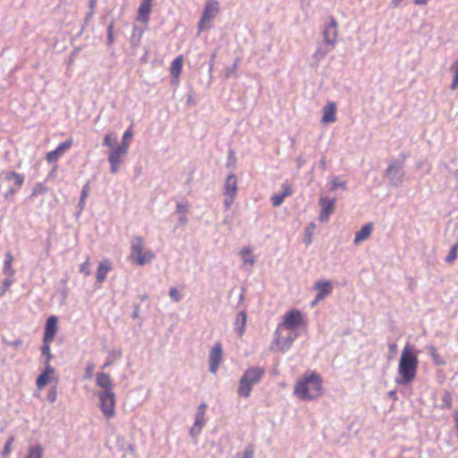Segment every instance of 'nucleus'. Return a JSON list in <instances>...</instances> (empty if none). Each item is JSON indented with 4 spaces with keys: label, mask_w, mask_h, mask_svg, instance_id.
I'll return each instance as SVG.
<instances>
[{
    "label": "nucleus",
    "mask_w": 458,
    "mask_h": 458,
    "mask_svg": "<svg viewBox=\"0 0 458 458\" xmlns=\"http://www.w3.org/2000/svg\"><path fill=\"white\" fill-rule=\"evenodd\" d=\"M294 394L301 400H315L323 394V380L315 371L304 373L296 382Z\"/></svg>",
    "instance_id": "f257e3e1"
},
{
    "label": "nucleus",
    "mask_w": 458,
    "mask_h": 458,
    "mask_svg": "<svg viewBox=\"0 0 458 458\" xmlns=\"http://www.w3.org/2000/svg\"><path fill=\"white\" fill-rule=\"evenodd\" d=\"M419 360L413 347L407 344L402 351L398 363V373L403 384L411 383L417 375Z\"/></svg>",
    "instance_id": "f03ea898"
},
{
    "label": "nucleus",
    "mask_w": 458,
    "mask_h": 458,
    "mask_svg": "<svg viewBox=\"0 0 458 458\" xmlns=\"http://www.w3.org/2000/svg\"><path fill=\"white\" fill-rule=\"evenodd\" d=\"M265 369L260 367H251L245 370L239 381L237 393L240 396L248 398L254 385L260 382Z\"/></svg>",
    "instance_id": "7ed1b4c3"
},
{
    "label": "nucleus",
    "mask_w": 458,
    "mask_h": 458,
    "mask_svg": "<svg viewBox=\"0 0 458 458\" xmlns=\"http://www.w3.org/2000/svg\"><path fill=\"white\" fill-rule=\"evenodd\" d=\"M156 255L144 248V240L142 237L135 236L131 241V253L129 259L132 264L144 266L155 259Z\"/></svg>",
    "instance_id": "20e7f679"
},
{
    "label": "nucleus",
    "mask_w": 458,
    "mask_h": 458,
    "mask_svg": "<svg viewBox=\"0 0 458 458\" xmlns=\"http://www.w3.org/2000/svg\"><path fill=\"white\" fill-rule=\"evenodd\" d=\"M100 410L106 419L109 420L115 414V394L114 391L101 392L98 394Z\"/></svg>",
    "instance_id": "39448f33"
},
{
    "label": "nucleus",
    "mask_w": 458,
    "mask_h": 458,
    "mask_svg": "<svg viewBox=\"0 0 458 458\" xmlns=\"http://www.w3.org/2000/svg\"><path fill=\"white\" fill-rule=\"evenodd\" d=\"M238 192L237 178L234 174L227 176L224 185L225 205L229 208L233 203Z\"/></svg>",
    "instance_id": "423d86ee"
},
{
    "label": "nucleus",
    "mask_w": 458,
    "mask_h": 458,
    "mask_svg": "<svg viewBox=\"0 0 458 458\" xmlns=\"http://www.w3.org/2000/svg\"><path fill=\"white\" fill-rule=\"evenodd\" d=\"M125 144H120L112 149L108 157V162L110 164V170L113 174H116L119 170L120 165L123 162V157L128 153Z\"/></svg>",
    "instance_id": "0eeeda50"
},
{
    "label": "nucleus",
    "mask_w": 458,
    "mask_h": 458,
    "mask_svg": "<svg viewBox=\"0 0 458 458\" xmlns=\"http://www.w3.org/2000/svg\"><path fill=\"white\" fill-rule=\"evenodd\" d=\"M4 179L6 182H13L15 186V188H10L9 191L4 193V198L7 199L23 185L25 176L16 172H7L4 174Z\"/></svg>",
    "instance_id": "6e6552de"
},
{
    "label": "nucleus",
    "mask_w": 458,
    "mask_h": 458,
    "mask_svg": "<svg viewBox=\"0 0 458 458\" xmlns=\"http://www.w3.org/2000/svg\"><path fill=\"white\" fill-rule=\"evenodd\" d=\"M304 325L302 314L297 310H292L284 316V326L287 329H293Z\"/></svg>",
    "instance_id": "1a4fd4ad"
},
{
    "label": "nucleus",
    "mask_w": 458,
    "mask_h": 458,
    "mask_svg": "<svg viewBox=\"0 0 458 458\" xmlns=\"http://www.w3.org/2000/svg\"><path fill=\"white\" fill-rule=\"evenodd\" d=\"M223 358V348L220 343H216L209 352L210 371L213 374L217 372Z\"/></svg>",
    "instance_id": "9d476101"
},
{
    "label": "nucleus",
    "mask_w": 458,
    "mask_h": 458,
    "mask_svg": "<svg viewBox=\"0 0 458 458\" xmlns=\"http://www.w3.org/2000/svg\"><path fill=\"white\" fill-rule=\"evenodd\" d=\"M219 12V3L217 0H207L203 14L199 22L202 26L206 21H211Z\"/></svg>",
    "instance_id": "9b49d317"
},
{
    "label": "nucleus",
    "mask_w": 458,
    "mask_h": 458,
    "mask_svg": "<svg viewBox=\"0 0 458 458\" xmlns=\"http://www.w3.org/2000/svg\"><path fill=\"white\" fill-rule=\"evenodd\" d=\"M323 36L326 44L330 45L332 47L335 46L338 36V30L337 21L334 17H330V22L328 23V25L326 26L323 32Z\"/></svg>",
    "instance_id": "f8f14e48"
},
{
    "label": "nucleus",
    "mask_w": 458,
    "mask_h": 458,
    "mask_svg": "<svg viewBox=\"0 0 458 458\" xmlns=\"http://www.w3.org/2000/svg\"><path fill=\"white\" fill-rule=\"evenodd\" d=\"M72 144H73V140L72 138H69L65 141L60 143L55 149L49 151L47 154V156H46L47 161L48 163L56 162L66 150L71 148Z\"/></svg>",
    "instance_id": "ddd939ff"
},
{
    "label": "nucleus",
    "mask_w": 458,
    "mask_h": 458,
    "mask_svg": "<svg viewBox=\"0 0 458 458\" xmlns=\"http://www.w3.org/2000/svg\"><path fill=\"white\" fill-rule=\"evenodd\" d=\"M57 322L58 318L56 316H50L46 322L43 342H53L57 333Z\"/></svg>",
    "instance_id": "4468645a"
},
{
    "label": "nucleus",
    "mask_w": 458,
    "mask_h": 458,
    "mask_svg": "<svg viewBox=\"0 0 458 458\" xmlns=\"http://www.w3.org/2000/svg\"><path fill=\"white\" fill-rule=\"evenodd\" d=\"M55 373V370L50 364L46 365L45 371L41 373L36 381L37 387L41 390L43 389L52 379Z\"/></svg>",
    "instance_id": "2eb2a0df"
},
{
    "label": "nucleus",
    "mask_w": 458,
    "mask_h": 458,
    "mask_svg": "<svg viewBox=\"0 0 458 458\" xmlns=\"http://www.w3.org/2000/svg\"><path fill=\"white\" fill-rule=\"evenodd\" d=\"M335 199H327V198H321L319 199V204L321 206V212H320V215H319V219L320 221H327L330 214L333 212L334 210V208H335Z\"/></svg>",
    "instance_id": "dca6fc26"
},
{
    "label": "nucleus",
    "mask_w": 458,
    "mask_h": 458,
    "mask_svg": "<svg viewBox=\"0 0 458 458\" xmlns=\"http://www.w3.org/2000/svg\"><path fill=\"white\" fill-rule=\"evenodd\" d=\"M207 405L205 403H201L199 406L198 412L195 418V423L192 428L191 429V435H197L199 433L201 428L205 423V414H206Z\"/></svg>",
    "instance_id": "f3484780"
},
{
    "label": "nucleus",
    "mask_w": 458,
    "mask_h": 458,
    "mask_svg": "<svg viewBox=\"0 0 458 458\" xmlns=\"http://www.w3.org/2000/svg\"><path fill=\"white\" fill-rule=\"evenodd\" d=\"M336 121V106L334 102H328L323 108V123H332Z\"/></svg>",
    "instance_id": "a211bd4d"
},
{
    "label": "nucleus",
    "mask_w": 458,
    "mask_h": 458,
    "mask_svg": "<svg viewBox=\"0 0 458 458\" xmlns=\"http://www.w3.org/2000/svg\"><path fill=\"white\" fill-rule=\"evenodd\" d=\"M96 384L103 392L113 391L114 383L111 377L107 373L98 372L96 375Z\"/></svg>",
    "instance_id": "6ab92c4d"
},
{
    "label": "nucleus",
    "mask_w": 458,
    "mask_h": 458,
    "mask_svg": "<svg viewBox=\"0 0 458 458\" xmlns=\"http://www.w3.org/2000/svg\"><path fill=\"white\" fill-rule=\"evenodd\" d=\"M112 268L113 266L111 261L105 259L100 262L97 269V282L98 284H102L106 279L107 274L112 270Z\"/></svg>",
    "instance_id": "aec40b11"
},
{
    "label": "nucleus",
    "mask_w": 458,
    "mask_h": 458,
    "mask_svg": "<svg viewBox=\"0 0 458 458\" xmlns=\"http://www.w3.org/2000/svg\"><path fill=\"white\" fill-rule=\"evenodd\" d=\"M283 192L281 194H275L271 198V201L274 207H279L286 197L293 194V189L291 185L284 183L282 185Z\"/></svg>",
    "instance_id": "412c9836"
},
{
    "label": "nucleus",
    "mask_w": 458,
    "mask_h": 458,
    "mask_svg": "<svg viewBox=\"0 0 458 458\" xmlns=\"http://www.w3.org/2000/svg\"><path fill=\"white\" fill-rule=\"evenodd\" d=\"M151 3L142 0L138 9L137 20L140 22L147 23L149 20V13L151 12Z\"/></svg>",
    "instance_id": "4be33fe9"
},
{
    "label": "nucleus",
    "mask_w": 458,
    "mask_h": 458,
    "mask_svg": "<svg viewBox=\"0 0 458 458\" xmlns=\"http://www.w3.org/2000/svg\"><path fill=\"white\" fill-rule=\"evenodd\" d=\"M183 55H178L172 63L170 66V73L174 80L178 81L179 77L182 71Z\"/></svg>",
    "instance_id": "5701e85b"
},
{
    "label": "nucleus",
    "mask_w": 458,
    "mask_h": 458,
    "mask_svg": "<svg viewBox=\"0 0 458 458\" xmlns=\"http://www.w3.org/2000/svg\"><path fill=\"white\" fill-rule=\"evenodd\" d=\"M373 230V224L368 223L361 227L360 231L355 233L354 244H359L363 241H366L371 234Z\"/></svg>",
    "instance_id": "b1692460"
},
{
    "label": "nucleus",
    "mask_w": 458,
    "mask_h": 458,
    "mask_svg": "<svg viewBox=\"0 0 458 458\" xmlns=\"http://www.w3.org/2000/svg\"><path fill=\"white\" fill-rule=\"evenodd\" d=\"M315 289L318 291L317 300H323L332 292V284L328 281H318L315 284Z\"/></svg>",
    "instance_id": "393cba45"
},
{
    "label": "nucleus",
    "mask_w": 458,
    "mask_h": 458,
    "mask_svg": "<svg viewBox=\"0 0 458 458\" xmlns=\"http://www.w3.org/2000/svg\"><path fill=\"white\" fill-rule=\"evenodd\" d=\"M247 321V314L245 311H241L237 314L235 318V329L237 330L240 336H242L245 331Z\"/></svg>",
    "instance_id": "a878e982"
},
{
    "label": "nucleus",
    "mask_w": 458,
    "mask_h": 458,
    "mask_svg": "<svg viewBox=\"0 0 458 458\" xmlns=\"http://www.w3.org/2000/svg\"><path fill=\"white\" fill-rule=\"evenodd\" d=\"M428 352H429L435 365L441 366V365H445L446 363L445 360L438 353V352L435 346H429Z\"/></svg>",
    "instance_id": "bb28decb"
},
{
    "label": "nucleus",
    "mask_w": 458,
    "mask_h": 458,
    "mask_svg": "<svg viewBox=\"0 0 458 458\" xmlns=\"http://www.w3.org/2000/svg\"><path fill=\"white\" fill-rule=\"evenodd\" d=\"M26 458H43V448L40 445L30 446Z\"/></svg>",
    "instance_id": "cd10ccee"
},
{
    "label": "nucleus",
    "mask_w": 458,
    "mask_h": 458,
    "mask_svg": "<svg viewBox=\"0 0 458 458\" xmlns=\"http://www.w3.org/2000/svg\"><path fill=\"white\" fill-rule=\"evenodd\" d=\"M450 71L454 74L450 89L455 90L458 88V59L451 64Z\"/></svg>",
    "instance_id": "c85d7f7f"
},
{
    "label": "nucleus",
    "mask_w": 458,
    "mask_h": 458,
    "mask_svg": "<svg viewBox=\"0 0 458 458\" xmlns=\"http://www.w3.org/2000/svg\"><path fill=\"white\" fill-rule=\"evenodd\" d=\"M13 262V254L11 252H7L5 254V259L4 262V273H6L10 276H13V274H14V270L12 267Z\"/></svg>",
    "instance_id": "c756f323"
},
{
    "label": "nucleus",
    "mask_w": 458,
    "mask_h": 458,
    "mask_svg": "<svg viewBox=\"0 0 458 458\" xmlns=\"http://www.w3.org/2000/svg\"><path fill=\"white\" fill-rule=\"evenodd\" d=\"M52 342H43V345L41 347V353L46 357V365L50 364V360L53 358L50 350V344Z\"/></svg>",
    "instance_id": "7c9ffc66"
},
{
    "label": "nucleus",
    "mask_w": 458,
    "mask_h": 458,
    "mask_svg": "<svg viewBox=\"0 0 458 458\" xmlns=\"http://www.w3.org/2000/svg\"><path fill=\"white\" fill-rule=\"evenodd\" d=\"M453 406V396L450 392L445 391L442 396L441 407L445 409H451Z\"/></svg>",
    "instance_id": "2f4dec72"
},
{
    "label": "nucleus",
    "mask_w": 458,
    "mask_h": 458,
    "mask_svg": "<svg viewBox=\"0 0 458 458\" xmlns=\"http://www.w3.org/2000/svg\"><path fill=\"white\" fill-rule=\"evenodd\" d=\"M121 357V352L119 351H114L112 352L108 357L106 358L105 363L102 366V369H106L109 366H111L114 361Z\"/></svg>",
    "instance_id": "473e14b6"
},
{
    "label": "nucleus",
    "mask_w": 458,
    "mask_h": 458,
    "mask_svg": "<svg viewBox=\"0 0 458 458\" xmlns=\"http://www.w3.org/2000/svg\"><path fill=\"white\" fill-rule=\"evenodd\" d=\"M241 255L244 263H249L250 265L254 264V258L250 248H243L241 250Z\"/></svg>",
    "instance_id": "72a5a7b5"
},
{
    "label": "nucleus",
    "mask_w": 458,
    "mask_h": 458,
    "mask_svg": "<svg viewBox=\"0 0 458 458\" xmlns=\"http://www.w3.org/2000/svg\"><path fill=\"white\" fill-rule=\"evenodd\" d=\"M132 137H133V131H132V128L131 126V127H129L124 131V133L123 135V140H122V143L121 144H125L126 145V148L129 149L130 142H131V140Z\"/></svg>",
    "instance_id": "f704fd0d"
},
{
    "label": "nucleus",
    "mask_w": 458,
    "mask_h": 458,
    "mask_svg": "<svg viewBox=\"0 0 458 458\" xmlns=\"http://www.w3.org/2000/svg\"><path fill=\"white\" fill-rule=\"evenodd\" d=\"M458 243H455L445 258L447 263H453L457 259Z\"/></svg>",
    "instance_id": "c9c22d12"
},
{
    "label": "nucleus",
    "mask_w": 458,
    "mask_h": 458,
    "mask_svg": "<svg viewBox=\"0 0 458 458\" xmlns=\"http://www.w3.org/2000/svg\"><path fill=\"white\" fill-rule=\"evenodd\" d=\"M13 437H10L7 441L5 442V445L4 446V449L2 451V456H7L12 453V445L13 443Z\"/></svg>",
    "instance_id": "e433bc0d"
},
{
    "label": "nucleus",
    "mask_w": 458,
    "mask_h": 458,
    "mask_svg": "<svg viewBox=\"0 0 458 458\" xmlns=\"http://www.w3.org/2000/svg\"><path fill=\"white\" fill-rule=\"evenodd\" d=\"M115 137L112 135L111 133H107L105 135L103 140V144L108 148H113L114 144L115 143Z\"/></svg>",
    "instance_id": "4c0bfd02"
},
{
    "label": "nucleus",
    "mask_w": 458,
    "mask_h": 458,
    "mask_svg": "<svg viewBox=\"0 0 458 458\" xmlns=\"http://www.w3.org/2000/svg\"><path fill=\"white\" fill-rule=\"evenodd\" d=\"M89 259L87 258L86 260L81 264L80 266V272L82 273L85 276H88L90 275V269H89Z\"/></svg>",
    "instance_id": "58836bf2"
},
{
    "label": "nucleus",
    "mask_w": 458,
    "mask_h": 458,
    "mask_svg": "<svg viewBox=\"0 0 458 458\" xmlns=\"http://www.w3.org/2000/svg\"><path fill=\"white\" fill-rule=\"evenodd\" d=\"M47 191V187L43 183H38L32 191V196L43 194Z\"/></svg>",
    "instance_id": "ea45409f"
},
{
    "label": "nucleus",
    "mask_w": 458,
    "mask_h": 458,
    "mask_svg": "<svg viewBox=\"0 0 458 458\" xmlns=\"http://www.w3.org/2000/svg\"><path fill=\"white\" fill-rule=\"evenodd\" d=\"M169 296L174 301H179L181 300V294L179 291L174 287L170 289Z\"/></svg>",
    "instance_id": "a19ab883"
},
{
    "label": "nucleus",
    "mask_w": 458,
    "mask_h": 458,
    "mask_svg": "<svg viewBox=\"0 0 458 458\" xmlns=\"http://www.w3.org/2000/svg\"><path fill=\"white\" fill-rule=\"evenodd\" d=\"M254 456V449L251 445H249L248 447L245 448L243 454H242V458H253Z\"/></svg>",
    "instance_id": "79ce46f5"
},
{
    "label": "nucleus",
    "mask_w": 458,
    "mask_h": 458,
    "mask_svg": "<svg viewBox=\"0 0 458 458\" xmlns=\"http://www.w3.org/2000/svg\"><path fill=\"white\" fill-rule=\"evenodd\" d=\"M315 228V225L311 224L307 231L305 242L307 244H310L312 242V230Z\"/></svg>",
    "instance_id": "37998d69"
},
{
    "label": "nucleus",
    "mask_w": 458,
    "mask_h": 458,
    "mask_svg": "<svg viewBox=\"0 0 458 458\" xmlns=\"http://www.w3.org/2000/svg\"><path fill=\"white\" fill-rule=\"evenodd\" d=\"M89 191V183H86L83 186L82 191H81V203H84L86 198L88 197Z\"/></svg>",
    "instance_id": "c03bdc74"
},
{
    "label": "nucleus",
    "mask_w": 458,
    "mask_h": 458,
    "mask_svg": "<svg viewBox=\"0 0 458 458\" xmlns=\"http://www.w3.org/2000/svg\"><path fill=\"white\" fill-rule=\"evenodd\" d=\"M93 370H94V365L93 364H88L87 367H86V377L88 378H90L93 375Z\"/></svg>",
    "instance_id": "a18cd8bd"
},
{
    "label": "nucleus",
    "mask_w": 458,
    "mask_h": 458,
    "mask_svg": "<svg viewBox=\"0 0 458 458\" xmlns=\"http://www.w3.org/2000/svg\"><path fill=\"white\" fill-rule=\"evenodd\" d=\"M333 188H334V189H336V188H344V182H337V181H334V182H333Z\"/></svg>",
    "instance_id": "49530a36"
},
{
    "label": "nucleus",
    "mask_w": 458,
    "mask_h": 458,
    "mask_svg": "<svg viewBox=\"0 0 458 458\" xmlns=\"http://www.w3.org/2000/svg\"><path fill=\"white\" fill-rule=\"evenodd\" d=\"M113 23H111L108 27V38L110 41L113 40Z\"/></svg>",
    "instance_id": "de8ad7c7"
},
{
    "label": "nucleus",
    "mask_w": 458,
    "mask_h": 458,
    "mask_svg": "<svg viewBox=\"0 0 458 458\" xmlns=\"http://www.w3.org/2000/svg\"><path fill=\"white\" fill-rule=\"evenodd\" d=\"M429 0H414V4L416 5H424L426 4Z\"/></svg>",
    "instance_id": "09e8293b"
},
{
    "label": "nucleus",
    "mask_w": 458,
    "mask_h": 458,
    "mask_svg": "<svg viewBox=\"0 0 458 458\" xmlns=\"http://www.w3.org/2000/svg\"><path fill=\"white\" fill-rule=\"evenodd\" d=\"M12 284L11 280H5L4 282V293L9 288V286Z\"/></svg>",
    "instance_id": "8fccbe9b"
},
{
    "label": "nucleus",
    "mask_w": 458,
    "mask_h": 458,
    "mask_svg": "<svg viewBox=\"0 0 458 458\" xmlns=\"http://www.w3.org/2000/svg\"><path fill=\"white\" fill-rule=\"evenodd\" d=\"M56 398V393L54 391L52 394L48 395V399L53 403L55 401Z\"/></svg>",
    "instance_id": "3c124183"
},
{
    "label": "nucleus",
    "mask_w": 458,
    "mask_h": 458,
    "mask_svg": "<svg viewBox=\"0 0 458 458\" xmlns=\"http://www.w3.org/2000/svg\"><path fill=\"white\" fill-rule=\"evenodd\" d=\"M395 168H396V167H395V165H390L387 167V169H386V173H387V174H390V173H392Z\"/></svg>",
    "instance_id": "603ef678"
},
{
    "label": "nucleus",
    "mask_w": 458,
    "mask_h": 458,
    "mask_svg": "<svg viewBox=\"0 0 458 458\" xmlns=\"http://www.w3.org/2000/svg\"><path fill=\"white\" fill-rule=\"evenodd\" d=\"M403 0H392V4L394 7H397L399 6V4H401Z\"/></svg>",
    "instance_id": "864d4df0"
},
{
    "label": "nucleus",
    "mask_w": 458,
    "mask_h": 458,
    "mask_svg": "<svg viewBox=\"0 0 458 458\" xmlns=\"http://www.w3.org/2000/svg\"><path fill=\"white\" fill-rule=\"evenodd\" d=\"M177 209L179 212H182V213L184 212V207L182 204L177 205Z\"/></svg>",
    "instance_id": "5fc2aeb1"
},
{
    "label": "nucleus",
    "mask_w": 458,
    "mask_h": 458,
    "mask_svg": "<svg viewBox=\"0 0 458 458\" xmlns=\"http://www.w3.org/2000/svg\"><path fill=\"white\" fill-rule=\"evenodd\" d=\"M396 347H397V346H396V344H391V345H390V349H391L392 351H395V350H396Z\"/></svg>",
    "instance_id": "6e6d98bb"
},
{
    "label": "nucleus",
    "mask_w": 458,
    "mask_h": 458,
    "mask_svg": "<svg viewBox=\"0 0 458 458\" xmlns=\"http://www.w3.org/2000/svg\"><path fill=\"white\" fill-rule=\"evenodd\" d=\"M320 300H317V297L315 298V300L312 301V306H315Z\"/></svg>",
    "instance_id": "4d7b16f0"
}]
</instances>
